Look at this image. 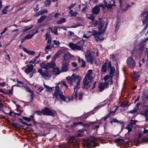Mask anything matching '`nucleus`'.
Here are the masks:
<instances>
[{"instance_id":"f257e3e1","label":"nucleus","mask_w":148,"mask_h":148,"mask_svg":"<svg viewBox=\"0 0 148 148\" xmlns=\"http://www.w3.org/2000/svg\"><path fill=\"white\" fill-rule=\"evenodd\" d=\"M83 141L84 145L87 148H95L97 146V139L95 137L91 136L90 139L87 138Z\"/></svg>"},{"instance_id":"f03ea898","label":"nucleus","mask_w":148,"mask_h":148,"mask_svg":"<svg viewBox=\"0 0 148 148\" xmlns=\"http://www.w3.org/2000/svg\"><path fill=\"white\" fill-rule=\"evenodd\" d=\"M56 91H55L54 93H53V95L55 97L56 100L60 99L61 101L67 102L71 100V98L69 97L67 98L68 100H66V98L63 95L62 91L61 90V91H59V90H58V87H56Z\"/></svg>"},{"instance_id":"7ed1b4c3","label":"nucleus","mask_w":148,"mask_h":148,"mask_svg":"<svg viewBox=\"0 0 148 148\" xmlns=\"http://www.w3.org/2000/svg\"><path fill=\"white\" fill-rule=\"evenodd\" d=\"M36 114L39 116L43 114L44 115L51 116L53 117H54L55 116V113L52 112L48 107H45L42 109L41 111H36L34 112L33 115H34Z\"/></svg>"},{"instance_id":"20e7f679","label":"nucleus","mask_w":148,"mask_h":148,"mask_svg":"<svg viewBox=\"0 0 148 148\" xmlns=\"http://www.w3.org/2000/svg\"><path fill=\"white\" fill-rule=\"evenodd\" d=\"M84 40H81L76 44L72 42H70L69 44V47L72 50H80L82 49L83 45L84 44Z\"/></svg>"},{"instance_id":"39448f33","label":"nucleus","mask_w":148,"mask_h":148,"mask_svg":"<svg viewBox=\"0 0 148 148\" xmlns=\"http://www.w3.org/2000/svg\"><path fill=\"white\" fill-rule=\"evenodd\" d=\"M103 25V23H102V21H100L99 25L98 26V29L99 31V32H97L95 30L92 32V35L94 36L95 38H99V35H101L104 33L101 30V27Z\"/></svg>"},{"instance_id":"423d86ee","label":"nucleus","mask_w":148,"mask_h":148,"mask_svg":"<svg viewBox=\"0 0 148 148\" xmlns=\"http://www.w3.org/2000/svg\"><path fill=\"white\" fill-rule=\"evenodd\" d=\"M80 79H79L78 80L77 82V86H75L73 88L74 90V91L73 94L72 95L71 97V100L72 101L74 99V97L76 101L78 99V91L77 89L75 90V89L76 88H77L80 85ZM77 89L78 88H77Z\"/></svg>"},{"instance_id":"0eeeda50","label":"nucleus","mask_w":148,"mask_h":148,"mask_svg":"<svg viewBox=\"0 0 148 148\" xmlns=\"http://www.w3.org/2000/svg\"><path fill=\"white\" fill-rule=\"evenodd\" d=\"M126 63L129 68L132 70L134 69L136 65V63L132 57H129L127 58Z\"/></svg>"},{"instance_id":"6e6552de","label":"nucleus","mask_w":148,"mask_h":148,"mask_svg":"<svg viewBox=\"0 0 148 148\" xmlns=\"http://www.w3.org/2000/svg\"><path fill=\"white\" fill-rule=\"evenodd\" d=\"M69 62L63 61L62 64L61 71L62 72H66L69 69Z\"/></svg>"},{"instance_id":"1a4fd4ad","label":"nucleus","mask_w":148,"mask_h":148,"mask_svg":"<svg viewBox=\"0 0 148 148\" xmlns=\"http://www.w3.org/2000/svg\"><path fill=\"white\" fill-rule=\"evenodd\" d=\"M140 76V74L139 72H136V71H133L131 74V77L134 82L138 81Z\"/></svg>"},{"instance_id":"9d476101","label":"nucleus","mask_w":148,"mask_h":148,"mask_svg":"<svg viewBox=\"0 0 148 148\" xmlns=\"http://www.w3.org/2000/svg\"><path fill=\"white\" fill-rule=\"evenodd\" d=\"M108 69H110L109 77H113L115 70L114 66H112L111 63L110 61L108 62Z\"/></svg>"},{"instance_id":"9b49d317","label":"nucleus","mask_w":148,"mask_h":148,"mask_svg":"<svg viewBox=\"0 0 148 148\" xmlns=\"http://www.w3.org/2000/svg\"><path fill=\"white\" fill-rule=\"evenodd\" d=\"M89 79H88L86 77H85L83 82V86L82 87L83 89L85 88L86 90L90 87V85L89 84V82L88 81Z\"/></svg>"},{"instance_id":"f8f14e48","label":"nucleus","mask_w":148,"mask_h":148,"mask_svg":"<svg viewBox=\"0 0 148 148\" xmlns=\"http://www.w3.org/2000/svg\"><path fill=\"white\" fill-rule=\"evenodd\" d=\"M108 59L106 60L103 63L101 67V72L103 73L107 72V68H108V63L109 62Z\"/></svg>"},{"instance_id":"ddd939ff","label":"nucleus","mask_w":148,"mask_h":148,"mask_svg":"<svg viewBox=\"0 0 148 148\" xmlns=\"http://www.w3.org/2000/svg\"><path fill=\"white\" fill-rule=\"evenodd\" d=\"M85 57L87 58V62H89L91 64H92L93 62V57L91 53L89 52L86 53L85 55Z\"/></svg>"},{"instance_id":"4468645a","label":"nucleus","mask_w":148,"mask_h":148,"mask_svg":"<svg viewBox=\"0 0 148 148\" xmlns=\"http://www.w3.org/2000/svg\"><path fill=\"white\" fill-rule=\"evenodd\" d=\"M27 67L25 69V72L27 74H29L33 70L34 65L32 64L27 65Z\"/></svg>"},{"instance_id":"2eb2a0df","label":"nucleus","mask_w":148,"mask_h":148,"mask_svg":"<svg viewBox=\"0 0 148 148\" xmlns=\"http://www.w3.org/2000/svg\"><path fill=\"white\" fill-rule=\"evenodd\" d=\"M112 119H113V121H110V123L111 124H112L113 122H114L115 123H119L120 124H122L121 129V130L120 132H121V131L124 128V124L123 123L124 122L123 121H119L117 119H116L112 118Z\"/></svg>"},{"instance_id":"dca6fc26","label":"nucleus","mask_w":148,"mask_h":148,"mask_svg":"<svg viewBox=\"0 0 148 148\" xmlns=\"http://www.w3.org/2000/svg\"><path fill=\"white\" fill-rule=\"evenodd\" d=\"M100 8L98 5H96L92 9L91 12L93 14L97 15L100 11Z\"/></svg>"},{"instance_id":"f3484780","label":"nucleus","mask_w":148,"mask_h":148,"mask_svg":"<svg viewBox=\"0 0 148 148\" xmlns=\"http://www.w3.org/2000/svg\"><path fill=\"white\" fill-rule=\"evenodd\" d=\"M38 72L43 77H48V71H46V73L45 71L44 72H42V70L41 69H38Z\"/></svg>"},{"instance_id":"a211bd4d","label":"nucleus","mask_w":148,"mask_h":148,"mask_svg":"<svg viewBox=\"0 0 148 148\" xmlns=\"http://www.w3.org/2000/svg\"><path fill=\"white\" fill-rule=\"evenodd\" d=\"M73 57V56L70 53H66L63 56L64 60L63 61H66V60H71V58Z\"/></svg>"},{"instance_id":"6ab92c4d","label":"nucleus","mask_w":148,"mask_h":148,"mask_svg":"<svg viewBox=\"0 0 148 148\" xmlns=\"http://www.w3.org/2000/svg\"><path fill=\"white\" fill-rule=\"evenodd\" d=\"M99 24L100 23V21H102V23H103V25L102 26V27H101V30L103 32V33H104L106 31L107 26L108 24V23L107 22H106V23L105 25L104 28V29H103V27L104 26V25L105 23V22H104V21L102 20V18H99Z\"/></svg>"},{"instance_id":"aec40b11","label":"nucleus","mask_w":148,"mask_h":148,"mask_svg":"<svg viewBox=\"0 0 148 148\" xmlns=\"http://www.w3.org/2000/svg\"><path fill=\"white\" fill-rule=\"evenodd\" d=\"M145 45L143 42H141L139 45L138 50L140 51H143L145 48Z\"/></svg>"},{"instance_id":"412c9836","label":"nucleus","mask_w":148,"mask_h":148,"mask_svg":"<svg viewBox=\"0 0 148 148\" xmlns=\"http://www.w3.org/2000/svg\"><path fill=\"white\" fill-rule=\"evenodd\" d=\"M23 50L26 53L28 54L31 55H34L35 53V52L33 51H29L27 50L26 48L24 47L22 48Z\"/></svg>"},{"instance_id":"4be33fe9","label":"nucleus","mask_w":148,"mask_h":148,"mask_svg":"<svg viewBox=\"0 0 148 148\" xmlns=\"http://www.w3.org/2000/svg\"><path fill=\"white\" fill-rule=\"evenodd\" d=\"M78 62H82V63L81 66L82 67L84 68L86 66V62L83 59H81L79 57H78Z\"/></svg>"},{"instance_id":"5701e85b","label":"nucleus","mask_w":148,"mask_h":148,"mask_svg":"<svg viewBox=\"0 0 148 148\" xmlns=\"http://www.w3.org/2000/svg\"><path fill=\"white\" fill-rule=\"evenodd\" d=\"M53 72L56 75H58L60 73V71L59 68L57 67L53 69Z\"/></svg>"},{"instance_id":"b1692460","label":"nucleus","mask_w":148,"mask_h":148,"mask_svg":"<svg viewBox=\"0 0 148 148\" xmlns=\"http://www.w3.org/2000/svg\"><path fill=\"white\" fill-rule=\"evenodd\" d=\"M34 115L33 114V115H31L30 116L29 118H31L32 119V121L33 122V124L34 125H35V126H38V125H37V124L40 125V124H41L39 123H37V122H36L35 121V119H34Z\"/></svg>"},{"instance_id":"393cba45","label":"nucleus","mask_w":148,"mask_h":148,"mask_svg":"<svg viewBox=\"0 0 148 148\" xmlns=\"http://www.w3.org/2000/svg\"><path fill=\"white\" fill-rule=\"evenodd\" d=\"M58 147L59 148H72L71 147L68 146L66 144L64 143L58 146Z\"/></svg>"},{"instance_id":"a878e982","label":"nucleus","mask_w":148,"mask_h":148,"mask_svg":"<svg viewBox=\"0 0 148 148\" xmlns=\"http://www.w3.org/2000/svg\"><path fill=\"white\" fill-rule=\"evenodd\" d=\"M75 75H76V74H73L72 75L74 82L76 80L81 79V77L79 75H77L76 76H75Z\"/></svg>"},{"instance_id":"bb28decb","label":"nucleus","mask_w":148,"mask_h":148,"mask_svg":"<svg viewBox=\"0 0 148 148\" xmlns=\"http://www.w3.org/2000/svg\"><path fill=\"white\" fill-rule=\"evenodd\" d=\"M46 17L47 16L45 15L41 16L37 20V23H41L45 20Z\"/></svg>"},{"instance_id":"cd10ccee","label":"nucleus","mask_w":148,"mask_h":148,"mask_svg":"<svg viewBox=\"0 0 148 148\" xmlns=\"http://www.w3.org/2000/svg\"><path fill=\"white\" fill-rule=\"evenodd\" d=\"M120 21L119 20H117L115 22L116 25L115 27V31L117 32L119 28L120 25L119 24Z\"/></svg>"},{"instance_id":"c85d7f7f","label":"nucleus","mask_w":148,"mask_h":148,"mask_svg":"<svg viewBox=\"0 0 148 148\" xmlns=\"http://www.w3.org/2000/svg\"><path fill=\"white\" fill-rule=\"evenodd\" d=\"M99 84L98 87V88H99V90L100 91L102 92L103 90L105 88L104 86V85L103 84V83H100L99 82Z\"/></svg>"},{"instance_id":"c756f323","label":"nucleus","mask_w":148,"mask_h":148,"mask_svg":"<svg viewBox=\"0 0 148 148\" xmlns=\"http://www.w3.org/2000/svg\"><path fill=\"white\" fill-rule=\"evenodd\" d=\"M66 79L67 80L68 83L70 84L71 85H73V77H67Z\"/></svg>"},{"instance_id":"7c9ffc66","label":"nucleus","mask_w":148,"mask_h":148,"mask_svg":"<svg viewBox=\"0 0 148 148\" xmlns=\"http://www.w3.org/2000/svg\"><path fill=\"white\" fill-rule=\"evenodd\" d=\"M138 138L136 139V145H138L139 144L141 143V140H139L140 138L141 137V134L140 133H139L138 134Z\"/></svg>"},{"instance_id":"2f4dec72","label":"nucleus","mask_w":148,"mask_h":148,"mask_svg":"<svg viewBox=\"0 0 148 148\" xmlns=\"http://www.w3.org/2000/svg\"><path fill=\"white\" fill-rule=\"evenodd\" d=\"M49 69L52 68L56 66V64L55 62H52L51 61L49 62H47Z\"/></svg>"},{"instance_id":"473e14b6","label":"nucleus","mask_w":148,"mask_h":148,"mask_svg":"<svg viewBox=\"0 0 148 148\" xmlns=\"http://www.w3.org/2000/svg\"><path fill=\"white\" fill-rule=\"evenodd\" d=\"M73 11L72 10H71L69 12V14L71 15L70 16H76L77 15V13L76 12H73Z\"/></svg>"},{"instance_id":"72a5a7b5","label":"nucleus","mask_w":148,"mask_h":148,"mask_svg":"<svg viewBox=\"0 0 148 148\" xmlns=\"http://www.w3.org/2000/svg\"><path fill=\"white\" fill-rule=\"evenodd\" d=\"M92 73V70H89L88 71V73L86 75L85 77H86L88 79H89L90 78V74Z\"/></svg>"},{"instance_id":"f704fd0d","label":"nucleus","mask_w":148,"mask_h":148,"mask_svg":"<svg viewBox=\"0 0 148 148\" xmlns=\"http://www.w3.org/2000/svg\"><path fill=\"white\" fill-rule=\"evenodd\" d=\"M105 6L106 8H107V10H108L112 9V6H116V5L114 4H108L107 5L106 4Z\"/></svg>"},{"instance_id":"c9c22d12","label":"nucleus","mask_w":148,"mask_h":148,"mask_svg":"<svg viewBox=\"0 0 148 148\" xmlns=\"http://www.w3.org/2000/svg\"><path fill=\"white\" fill-rule=\"evenodd\" d=\"M43 85L46 88V90L47 91L51 92L53 90V89L54 88V87H49L47 85H45V84H43Z\"/></svg>"},{"instance_id":"e433bc0d","label":"nucleus","mask_w":148,"mask_h":148,"mask_svg":"<svg viewBox=\"0 0 148 148\" xmlns=\"http://www.w3.org/2000/svg\"><path fill=\"white\" fill-rule=\"evenodd\" d=\"M66 22V19L65 18H61L60 20L57 21L58 24H60Z\"/></svg>"},{"instance_id":"4c0bfd02","label":"nucleus","mask_w":148,"mask_h":148,"mask_svg":"<svg viewBox=\"0 0 148 148\" xmlns=\"http://www.w3.org/2000/svg\"><path fill=\"white\" fill-rule=\"evenodd\" d=\"M10 7V6L8 5L5 6L2 10L3 14H7V12L8 8Z\"/></svg>"},{"instance_id":"58836bf2","label":"nucleus","mask_w":148,"mask_h":148,"mask_svg":"<svg viewBox=\"0 0 148 148\" xmlns=\"http://www.w3.org/2000/svg\"><path fill=\"white\" fill-rule=\"evenodd\" d=\"M124 140L122 139L118 138L115 140V142L116 143H123Z\"/></svg>"},{"instance_id":"ea45409f","label":"nucleus","mask_w":148,"mask_h":148,"mask_svg":"<svg viewBox=\"0 0 148 148\" xmlns=\"http://www.w3.org/2000/svg\"><path fill=\"white\" fill-rule=\"evenodd\" d=\"M44 3L45 7H49L51 3V1L50 0H46Z\"/></svg>"},{"instance_id":"a19ab883","label":"nucleus","mask_w":148,"mask_h":148,"mask_svg":"<svg viewBox=\"0 0 148 148\" xmlns=\"http://www.w3.org/2000/svg\"><path fill=\"white\" fill-rule=\"evenodd\" d=\"M92 25L94 27H96L99 25V21H98L97 20H95L93 21H92Z\"/></svg>"},{"instance_id":"79ce46f5","label":"nucleus","mask_w":148,"mask_h":148,"mask_svg":"<svg viewBox=\"0 0 148 148\" xmlns=\"http://www.w3.org/2000/svg\"><path fill=\"white\" fill-rule=\"evenodd\" d=\"M33 27V25H31L30 27H29L28 26H26L25 27V29L23 30V32H25L26 31L30 30L32 29Z\"/></svg>"},{"instance_id":"37998d69","label":"nucleus","mask_w":148,"mask_h":148,"mask_svg":"<svg viewBox=\"0 0 148 148\" xmlns=\"http://www.w3.org/2000/svg\"><path fill=\"white\" fill-rule=\"evenodd\" d=\"M34 36L33 34H28L25 36V39H31Z\"/></svg>"},{"instance_id":"c03bdc74","label":"nucleus","mask_w":148,"mask_h":148,"mask_svg":"<svg viewBox=\"0 0 148 148\" xmlns=\"http://www.w3.org/2000/svg\"><path fill=\"white\" fill-rule=\"evenodd\" d=\"M125 129L128 130V132L127 134H126L125 135H127V134H129L130 132H131L132 130V128L130 127V125H127L125 127Z\"/></svg>"},{"instance_id":"a18cd8bd","label":"nucleus","mask_w":148,"mask_h":148,"mask_svg":"<svg viewBox=\"0 0 148 148\" xmlns=\"http://www.w3.org/2000/svg\"><path fill=\"white\" fill-rule=\"evenodd\" d=\"M25 88L26 89V91L31 93H31H34L33 91L30 88H29L28 86L25 87Z\"/></svg>"},{"instance_id":"49530a36","label":"nucleus","mask_w":148,"mask_h":148,"mask_svg":"<svg viewBox=\"0 0 148 148\" xmlns=\"http://www.w3.org/2000/svg\"><path fill=\"white\" fill-rule=\"evenodd\" d=\"M83 93L82 92H80L78 94V100L82 101V99Z\"/></svg>"},{"instance_id":"de8ad7c7","label":"nucleus","mask_w":148,"mask_h":148,"mask_svg":"<svg viewBox=\"0 0 148 148\" xmlns=\"http://www.w3.org/2000/svg\"><path fill=\"white\" fill-rule=\"evenodd\" d=\"M75 139L74 137L73 136H70L69 138V142L70 143H72L73 142Z\"/></svg>"},{"instance_id":"09e8293b","label":"nucleus","mask_w":148,"mask_h":148,"mask_svg":"<svg viewBox=\"0 0 148 148\" xmlns=\"http://www.w3.org/2000/svg\"><path fill=\"white\" fill-rule=\"evenodd\" d=\"M12 125L13 127L15 128H18L19 127V125L17 123H15L13 122L12 124Z\"/></svg>"},{"instance_id":"8fccbe9b","label":"nucleus","mask_w":148,"mask_h":148,"mask_svg":"<svg viewBox=\"0 0 148 148\" xmlns=\"http://www.w3.org/2000/svg\"><path fill=\"white\" fill-rule=\"evenodd\" d=\"M58 55L57 53L55 54V55L53 56L51 61L52 62H55V61H56V58L58 57Z\"/></svg>"},{"instance_id":"3c124183","label":"nucleus","mask_w":148,"mask_h":148,"mask_svg":"<svg viewBox=\"0 0 148 148\" xmlns=\"http://www.w3.org/2000/svg\"><path fill=\"white\" fill-rule=\"evenodd\" d=\"M87 18L91 20L92 21V22L93 21L95 18V17L92 14L90 16L89 15V16H87Z\"/></svg>"},{"instance_id":"603ef678","label":"nucleus","mask_w":148,"mask_h":148,"mask_svg":"<svg viewBox=\"0 0 148 148\" xmlns=\"http://www.w3.org/2000/svg\"><path fill=\"white\" fill-rule=\"evenodd\" d=\"M148 143V138L144 137L141 139V143Z\"/></svg>"},{"instance_id":"864d4df0","label":"nucleus","mask_w":148,"mask_h":148,"mask_svg":"<svg viewBox=\"0 0 148 148\" xmlns=\"http://www.w3.org/2000/svg\"><path fill=\"white\" fill-rule=\"evenodd\" d=\"M30 97H31L30 102H32L33 101V100L34 99V97H35V95L34 93H31V95H30Z\"/></svg>"},{"instance_id":"5fc2aeb1","label":"nucleus","mask_w":148,"mask_h":148,"mask_svg":"<svg viewBox=\"0 0 148 148\" xmlns=\"http://www.w3.org/2000/svg\"><path fill=\"white\" fill-rule=\"evenodd\" d=\"M85 131H86L87 133V130L85 129H79L78 130L77 132H80V133H83V135H84Z\"/></svg>"},{"instance_id":"6e6d98bb","label":"nucleus","mask_w":148,"mask_h":148,"mask_svg":"<svg viewBox=\"0 0 148 148\" xmlns=\"http://www.w3.org/2000/svg\"><path fill=\"white\" fill-rule=\"evenodd\" d=\"M131 6H132L131 5H130L129 4L127 5L125 8L122 10V12H125L128 10L129 8L131 7Z\"/></svg>"},{"instance_id":"4d7b16f0","label":"nucleus","mask_w":148,"mask_h":148,"mask_svg":"<svg viewBox=\"0 0 148 148\" xmlns=\"http://www.w3.org/2000/svg\"><path fill=\"white\" fill-rule=\"evenodd\" d=\"M147 20L148 21V13L147 14L146 16L145 17V18L142 21V23L144 24L146 22Z\"/></svg>"},{"instance_id":"13d9d810","label":"nucleus","mask_w":148,"mask_h":148,"mask_svg":"<svg viewBox=\"0 0 148 148\" xmlns=\"http://www.w3.org/2000/svg\"><path fill=\"white\" fill-rule=\"evenodd\" d=\"M60 82H58V83H56V85L55 87H54V88H55V91H56V87H57L58 88V90H59V91H61V90H60V89L59 88V87L58 86L59 85H60Z\"/></svg>"},{"instance_id":"bf43d9fd","label":"nucleus","mask_w":148,"mask_h":148,"mask_svg":"<svg viewBox=\"0 0 148 148\" xmlns=\"http://www.w3.org/2000/svg\"><path fill=\"white\" fill-rule=\"evenodd\" d=\"M23 118L24 120L27 121L28 122L32 121V119L30 118L27 117L25 116H23Z\"/></svg>"},{"instance_id":"052dcab7","label":"nucleus","mask_w":148,"mask_h":148,"mask_svg":"<svg viewBox=\"0 0 148 148\" xmlns=\"http://www.w3.org/2000/svg\"><path fill=\"white\" fill-rule=\"evenodd\" d=\"M8 114L11 116H15V112H13L12 111H10Z\"/></svg>"},{"instance_id":"680f3d73","label":"nucleus","mask_w":148,"mask_h":148,"mask_svg":"<svg viewBox=\"0 0 148 148\" xmlns=\"http://www.w3.org/2000/svg\"><path fill=\"white\" fill-rule=\"evenodd\" d=\"M99 8L100 7H101L102 9H105L106 8L105 5L102 3L99 4Z\"/></svg>"},{"instance_id":"e2e57ef3","label":"nucleus","mask_w":148,"mask_h":148,"mask_svg":"<svg viewBox=\"0 0 148 148\" xmlns=\"http://www.w3.org/2000/svg\"><path fill=\"white\" fill-rule=\"evenodd\" d=\"M99 38H95V40H96L97 41V42H98V40H99V41H102V40H104V38L103 37H101V38H100V37L99 36Z\"/></svg>"},{"instance_id":"0e129e2a","label":"nucleus","mask_w":148,"mask_h":148,"mask_svg":"<svg viewBox=\"0 0 148 148\" xmlns=\"http://www.w3.org/2000/svg\"><path fill=\"white\" fill-rule=\"evenodd\" d=\"M109 114H107L104 117L101 118V119H103L104 121H105L107 119L109 118Z\"/></svg>"},{"instance_id":"69168bd1","label":"nucleus","mask_w":148,"mask_h":148,"mask_svg":"<svg viewBox=\"0 0 148 148\" xmlns=\"http://www.w3.org/2000/svg\"><path fill=\"white\" fill-rule=\"evenodd\" d=\"M51 49V47L50 45H48L46 46L45 47V50L46 51L47 49Z\"/></svg>"},{"instance_id":"338daca9","label":"nucleus","mask_w":148,"mask_h":148,"mask_svg":"<svg viewBox=\"0 0 148 148\" xmlns=\"http://www.w3.org/2000/svg\"><path fill=\"white\" fill-rule=\"evenodd\" d=\"M109 78V75H106L104 77V80L105 81L107 80Z\"/></svg>"},{"instance_id":"774afa93","label":"nucleus","mask_w":148,"mask_h":148,"mask_svg":"<svg viewBox=\"0 0 148 148\" xmlns=\"http://www.w3.org/2000/svg\"><path fill=\"white\" fill-rule=\"evenodd\" d=\"M75 3H72L71 5H70L68 7V8L69 9V10L71 9V8H73L75 6Z\"/></svg>"}]
</instances>
